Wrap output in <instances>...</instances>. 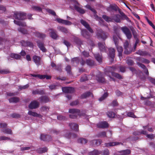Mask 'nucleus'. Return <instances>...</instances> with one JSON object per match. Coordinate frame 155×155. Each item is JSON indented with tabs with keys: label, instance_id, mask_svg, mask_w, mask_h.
I'll use <instances>...</instances> for the list:
<instances>
[{
	"label": "nucleus",
	"instance_id": "obj_10",
	"mask_svg": "<svg viewBox=\"0 0 155 155\" xmlns=\"http://www.w3.org/2000/svg\"><path fill=\"white\" fill-rule=\"evenodd\" d=\"M39 106V103L36 101H31L28 106L31 109H35L37 108Z\"/></svg>",
	"mask_w": 155,
	"mask_h": 155
},
{
	"label": "nucleus",
	"instance_id": "obj_28",
	"mask_svg": "<svg viewBox=\"0 0 155 155\" xmlns=\"http://www.w3.org/2000/svg\"><path fill=\"white\" fill-rule=\"evenodd\" d=\"M91 95H92V96H93V94L91 92L89 91L87 92L82 94L81 96V99L86 98L87 97L91 96Z\"/></svg>",
	"mask_w": 155,
	"mask_h": 155
},
{
	"label": "nucleus",
	"instance_id": "obj_21",
	"mask_svg": "<svg viewBox=\"0 0 155 155\" xmlns=\"http://www.w3.org/2000/svg\"><path fill=\"white\" fill-rule=\"evenodd\" d=\"M137 64L140 67H141L144 70V72L147 75H149V72L148 69L144 64L139 62H137Z\"/></svg>",
	"mask_w": 155,
	"mask_h": 155
},
{
	"label": "nucleus",
	"instance_id": "obj_63",
	"mask_svg": "<svg viewBox=\"0 0 155 155\" xmlns=\"http://www.w3.org/2000/svg\"><path fill=\"white\" fill-rule=\"evenodd\" d=\"M2 74H7L11 73V71L8 69H2Z\"/></svg>",
	"mask_w": 155,
	"mask_h": 155
},
{
	"label": "nucleus",
	"instance_id": "obj_61",
	"mask_svg": "<svg viewBox=\"0 0 155 155\" xmlns=\"http://www.w3.org/2000/svg\"><path fill=\"white\" fill-rule=\"evenodd\" d=\"M65 69L67 73L69 74L71 73V67L70 65H68L66 67Z\"/></svg>",
	"mask_w": 155,
	"mask_h": 155
},
{
	"label": "nucleus",
	"instance_id": "obj_13",
	"mask_svg": "<svg viewBox=\"0 0 155 155\" xmlns=\"http://www.w3.org/2000/svg\"><path fill=\"white\" fill-rule=\"evenodd\" d=\"M56 20L58 23L65 25H70L72 24V22L70 21L60 18H57L56 19Z\"/></svg>",
	"mask_w": 155,
	"mask_h": 155
},
{
	"label": "nucleus",
	"instance_id": "obj_22",
	"mask_svg": "<svg viewBox=\"0 0 155 155\" xmlns=\"http://www.w3.org/2000/svg\"><path fill=\"white\" fill-rule=\"evenodd\" d=\"M40 99V101L42 103H46L50 101L48 97L46 96H42L39 97Z\"/></svg>",
	"mask_w": 155,
	"mask_h": 155
},
{
	"label": "nucleus",
	"instance_id": "obj_14",
	"mask_svg": "<svg viewBox=\"0 0 155 155\" xmlns=\"http://www.w3.org/2000/svg\"><path fill=\"white\" fill-rule=\"evenodd\" d=\"M108 51L109 56L111 58L112 61H113L115 57V50L114 48H110L108 49Z\"/></svg>",
	"mask_w": 155,
	"mask_h": 155
},
{
	"label": "nucleus",
	"instance_id": "obj_57",
	"mask_svg": "<svg viewBox=\"0 0 155 155\" xmlns=\"http://www.w3.org/2000/svg\"><path fill=\"white\" fill-rule=\"evenodd\" d=\"M140 61L142 63L147 64H149L150 62V61L149 60L144 58H141L140 60Z\"/></svg>",
	"mask_w": 155,
	"mask_h": 155
},
{
	"label": "nucleus",
	"instance_id": "obj_39",
	"mask_svg": "<svg viewBox=\"0 0 155 155\" xmlns=\"http://www.w3.org/2000/svg\"><path fill=\"white\" fill-rule=\"evenodd\" d=\"M100 154V152L97 150H95L93 151L89 152L88 155H99Z\"/></svg>",
	"mask_w": 155,
	"mask_h": 155
},
{
	"label": "nucleus",
	"instance_id": "obj_38",
	"mask_svg": "<svg viewBox=\"0 0 155 155\" xmlns=\"http://www.w3.org/2000/svg\"><path fill=\"white\" fill-rule=\"evenodd\" d=\"M14 22L15 24L19 26H26V24L24 22L16 21L15 20H14Z\"/></svg>",
	"mask_w": 155,
	"mask_h": 155
},
{
	"label": "nucleus",
	"instance_id": "obj_31",
	"mask_svg": "<svg viewBox=\"0 0 155 155\" xmlns=\"http://www.w3.org/2000/svg\"><path fill=\"white\" fill-rule=\"evenodd\" d=\"M117 48V51L118 52V56L120 57L122 56V53L123 51V48L121 46H118V45L117 46H116Z\"/></svg>",
	"mask_w": 155,
	"mask_h": 155
},
{
	"label": "nucleus",
	"instance_id": "obj_60",
	"mask_svg": "<svg viewBox=\"0 0 155 155\" xmlns=\"http://www.w3.org/2000/svg\"><path fill=\"white\" fill-rule=\"evenodd\" d=\"M47 11L48 13L54 16L56 15V14L54 11L49 9H47Z\"/></svg>",
	"mask_w": 155,
	"mask_h": 155
},
{
	"label": "nucleus",
	"instance_id": "obj_41",
	"mask_svg": "<svg viewBox=\"0 0 155 155\" xmlns=\"http://www.w3.org/2000/svg\"><path fill=\"white\" fill-rule=\"evenodd\" d=\"M28 114L29 115L35 117H39L40 115L39 114L31 111H29L28 112Z\"/></svg>",
	"mask_w": 155,
	"mask_h": 155
},
{
	"label": "nucleus",
	"instance_id": "obj_16",
	"mask_svg": "<svg viewBox=\"0 0 155 155\" xmlns=\"http://www.w3.org/2000/svg\"><path fill=\"white\" fill-rule=\"evenodd\" d=\"M69 126L72 130L75 131H78L79 126L77 124L74 123H70Z\"/></svg>",
	"mask_w": 155,
	"mask_h": 155
},
{
	"label": "nucleus",
	"instance_id": "obj_20",
	"mask_svg": "<svg viewBox=\"0 0 155 155\" xmlns=\"http://www.w3.org/2000/svg\"><path fill=\"white\" fill-rule=\"evenodd\" d=\"M121 16L119 14H115L112 17V21L114 20L115 22L117 23H120Z\"/></svg>",
	"mask_w": 155,
	"mask_h": 155
},
{
	"label": "nucleus",
	"instance_id": "obj_11",
	"mask_svg": "<svg viewBox=\"0 0 155 155\" xmlns=\"http://www.w3.org/2000/svg\"><path fill=\"white\" fill-rule=\"evenodd\" d=\"M33 59L34 62L37 66H39L41 65V57L38 56L34 55L33 56Z\"/></svg>",
	"mask_w": 155,
	"mask_h": 155
},
{
	"label": "nucleus",
	"instance_id": "obj_54",
	"mask_svg": "<svg viewBox=\"0 0 155 155\" xmlns=\"http://www.w3.org/2000/svg\"><path fill=\"white\" fill-rule=\"evenodd\" d=\"M137 54L141 56H144L146 54V52L145 51H142L140 50H138L136 52Z\"/></svg>",
	"mask_w": 155,
	"mask_h": 155
},
{
	"label": "nucleus",
	"instance_id": "obj_55",
	"mask_svg": "<svg viewBox=\"0 0 155 155\" xmlns=\"http://www.w3.org/2000/svg\"><path fill=\"white\" fill-rule=\"evenodd\" d=\"M128 68L132 72L133 74L137 73V71L135 68L132 67H129Z\"/></svg>",
	"mask_w": 155,
	"mask_h": 155
},
{
	"label": "nucleus",
	"instance_id": "obj_47",
	"mask_svg": "<svg viewBox=\"0 0 155 155\" xmlns=\"http://www.w3.org/2000/svg\"><path fill=\"white\" fill-rule=\"evenodd\" d=\"M108 96V93H104L102 96L100 98L99 100L100 101H102L106 98Z\"/></svg>",
	"mask_w": 155,
	"mask_h": 155
},
{
	"label": "nucleus",
	"instance_id": "obj_5",
	"mask_svg": "<svg viewBox=\"0 0 155 155\" xmlns=\"http://www.w3.org/2000/svg\"><path fill=\"white\" fill-rule=\"evenodd\" d=\"M97 35L98 38H101L104 40H105L107 38L105 32L101 29L97 30Z\"/></svg>",
	"mask_w": 155,
	"mask_h": 155
},
{
	"label": "nucleus",
	"instance_id": "obj_49",
	"mask_svg": "<svg viewBox=\"0 0 155 155\" xmlns=\"http://www.w3.org/2000/svg\"><path fill=\"white\" fill-rule=\"evenodd\" d=\"M126 62L128 66H132L134 63L133 60L129 59L127 60Z\"/></svg>",
	"mask_w": 155,
	"mask_h": 155
},
{
	"label": "nucleus",
	"instance_id": "obj_34",
	"mask_svg": "<svg viewBox=\"0 0 155 155\" xmlns=\"http://www.w3.org/2000/svg\"><path fill=\"white\" fill-rule=\"evenodd\" d=\"M2 130L5 134H12V132L11 129L8 128L2 129Z\"/></svg>",
	"mask_w": 155,
	"mask_h": 155
},
{
	"label": "nucleus",
	"instance_id": "obj_17",
	"mask_svg": "<svg viewBox=\"0 0 155 155\" xmlns=\"http://www.w3.org/2000/svg\"><path fill=\"white\" fill-rule=\"evenodd\" d=\"M98 127L102 128H107L108 127V124L106 121L101 122L98 123L97 125Z\"/></svg>",
	"mask_w": 155,
	"mask_h": 155
},
{
	"label": "nucleus",
	"instance_id": "obj_1",
	"mask_svg": "<svg viewBox=\"0 0 155 155\" xmlns=\"http://www.w3.org/2000/svg\"><path fill=\"white\" fill-rule=\"evenodd\" d=\"M68 112L71 114L69 115V117L71 119H76L78 116H81L82 115L80 110L78 109H70L69 110Z\"/></svg>",
	"mask_w": 155,
	"mask_h": 155
},
{
	"label": "nucleus",
	"instance_id": "obj_46",
	"mask_svg": "<svg viewBox=\"0 0 155 155\" xmlns=\"http://www.w3.org/2000/svg\"><path fill=\"white\" fill-rule=\"evenodd\" d=\"M113 40L115 45H117L118 44V39L116 35L113 36Z\"/></svg>",
	"mask_w": 155,
	"mask_h": 155
},
{
	"label": "nucleus",
	"instance_id": "obj_50",
	"mask_svg": "<svg viewBox=\"0 0 155 155\" xmlns=\"http://www.w3.org/2000/svg\"><path fill=\"white\" fill-rule=\"evenodd\" d=\"M88 80L87 77L86 75H84L82 76L80 79V81L83 82Z\"/></svg>",
	"mask_w": 155,
	"mask_h": 155
},
{
	"label": "nucleus",
	"instance_id": "obj_8",
	"mask_svg": "<svg viewBox=\"0 0 155 155\" xmlns=\"http://www.w3.org/2000/svg\"><path fill=\"white\" fill-rule=\"evenodd\" d=\"M63 92L66 93H74V89L72 87H64L62 88Z\"/></svg>",
	"mask_w": 155,
	"mask_h": 155
},
{
	"label": "nucleus",
	"instance_id": "obj_64",
	"mask_svg": "<svg viewBox=\"0 0 155 155\" xmlns=\"http://www.w3.org/2000/svg\"><path fill=\"white\" fill-rule=\"evenodd\" d=\"M147 137L151 140L153 139L155 137V134H147Z\"/></svg>",
	"mask_w": 155,
	"mask_h": 155
},
{
	"label": "nucleus",
	"instance_id": "obj_32",
	"mask_svg": "<svg viewBox=\"0 0 155 155\" xmlns=\"http://www.w3.org/2000/svg\"><path fill=\"white\" fill-rule=\"evenodd\" d=\"M48 150L47 147L41 148L37 149L36 151L38 153H42L47 152Z\"/></svg>",
	"mask_w": 155,
	"mask_h": 155
},
{
	"label": "nucleus",
	"instance_id": "obj_24",
	"mask_svg": "<svg viewBox=\"0 0 155 155\" xmlns=\"http://www.w3.org/2000/svg\"><path fill=\"white\" fill-rule=\"evenodd\" d=\"M120 144H122V143L121 142H111L109 143H105L104 144V146L107 147H112L117 145Z\"/></svg>",
	"mask_w": 155,
	"mask_h": 155
},
{
	"label": "nucleus",
	"instance_id": "obj_48",
	"mask_svg": "<svg viewBox=\"0 0 155 155\" xmlns=\"http://www.w3.org/2000/svg\"><path fill=\"white\" fill-rule=\"evenodd\" d=\"M121 19L122 20L125 19L127 21H130V19L124 13L121 15Z\"/></svg>",
	"mask_w": 155,
	"mask_h": 155
},
{
	"label": "nucleus",
	"instance_id": "obj_23",
	"mask_svg": "<svg viewBox=\"0 0 155 155\" xmlns=\"http://www.w3.org/2000/svg\"><path fill=\"white\" fill-rule=\"evenodd\" d=\"M32 94L34 95L39 94L41 95L45 94L44 90H39V89L33 90L32 91Z\"/></svg>",
	"mask_w": 155,
	"mask_h": 155
},
{
	"label": "nucleus",
	"instance_id": "obj_30",
	"mask_svg": "<svg viewBox=\"0 0 155 155\" xmlns=\"http://www.w3.org/2000/svg\"><path fill=\"white\" fill-rule=\"evenodd\" d=\"M94 146H98L100 145L102 143V141L101 140H93L91 142Z\"/></svg>",
	"mask_w": 155,
	"mask_h": 155
},
{
	"label": "nucleus",
	"instance_id": "obj_43",
	"mask_svg": "<svg viewBox=\"0 0 155 155\" xmlns=\"http://www.w3.org/2000/svg\"><path fill=\"white\" fill-rule=\"evenodd\" d=\"M33 10L38 12H41L42 11V9L39 6H34L32 7Z\"/></svg>",
	"mask_w": 155,
	"mask_h": 155
},
{
	"label": "nucleus",
	"instance_id": "obj_3",
	"mask_svg": "<svg viewBox=\"0 0 155 155\" xmlns=\"http://www.w3.org/2000/svg\"><path fill=\"white\" fill-rule=\"evenodd\" d=\"M121 30L125 35L128 39H130L131 38L132 35L131 32L128 28L126 26L123 27L121 28Z\"/></svg>",
	"mask_w": 155,
	"mask_h": 155
},
{
	"label": "nucleus",
	"instance_id": "obj_37",
	"mask_svg": "<svg viewBox=\"0 0 155 155\" xmlns=\"http://www.w3.org/2000/svg\"><path fill=\"white\" fill-rule=\"evenodd\" d=\"M95 58L99 62L101 63L102 61L101 55L99 54H95L94 55Z\"/></svg>",
	"mask_w": 155,
	"mask_h": 155
},
{
	"label": "nucleus",
	"instance_id": "obj_62",
	"mask_svg": "<svg viewBox=\"0 0 155 155\" xmlns=\"http://www.w3.org/2000/svg\"><path fill=\"white\" fill-rule=\"evenodd\" d=\"M71 62H72V63H78L79 62V58H73L71 60Z\"/></svg>",
	"mask_w": 155,
	"mask_h": 155
},
{
	"label": "nucleus",
	"instance_id": "obj_44",
	"mask_svg": "<svg viewBox=\"0 0 155 155\" xmlns=\"http://www.w3.org/2000/svg\"><path fill=\"white\" fill-rule=\"evenodd\" d=\"M98 137H107L106 132L105 131H102L99 133L97 134Z\"/></svg>",
	"mask_w": 155,
	"mask_h": 155
},
{
	"label": "nucleus",
	"instance_id": "obj_2",
	"mask_svg": "<svg viewBox=\"0 0 155 155\" xmlns=\"http://www.w3.org/2000/svg\"><path fill=\"white\" fill-rule=\"evenodd\" d=\"M115 68L114 67H108L106 69V71H105V74L108 75H109L108 74H111L113 76L116 78L119 79H121L122 77L120 74L113 72Z\"/></svg>",
	"mask_w": 155,
	"mask_h": 155
},
{
	"label": "nucleus",
	"instance_id": "obj_6",
	"mask_svg": "<svg viewBox=\"0 0 155 155\" xmlns=\"http://www.w3.org/2000/svg\"><path fill=\"white\" fill-rule=\"evenodd\" d=\"M48 31H50V37L51 38L54 40L57 39L58 35L57 34V31L56 30L52 28H50L49 29Z\"/></svg>",
	"mask_w": 155,
	"mask_h": 155
},
{
	"label": "nucleus",
	"instance_id": "obj_51",
	"mask_svg": "<svg viewBox=\"0 0 155 155\" xmlns=\"http://www.w3.org/2000/svg\"><path fill=\"white\" fill-rule=\"evenodd\" d=\"M107 114L108 117L110 118H113L114 117L115 114L112 111H109L107 112Z\"/></svg>",
	"mask_w": 155,
	"mask_h": 155
},
{
	"label": "nucleus",
	"instance_id": "obj_18",
	"mask_svg": "<svg viewBox=\"0 0 155 155\" xmlns=\"http://www.w3.org/2000/svg\"><path fill=\"white\" fill-rule=\"evenodd\" d=\"M98 45L101 51L105 52H107V48L105 46V43L99 42L98 43Z\"/></svg>",
	"mask_w": 155,
	"mask_h": 155
},
{
	"label": "nucleus",
	"instance_id": "obj_56",
	"mask_svg": "<svg viewBox=\"0 0 155 155\" xmlns=\"http://www.w3.org/2000/svg\"><path fill=\"white\" fill-rule=\"evenodd\" d=\"M41 79H42L46 78L47 80L51 79V76L48 75H41Z\"/></svg>",
	"mask_w": 155,
	"mask_h": 155
},
{
	"label": "nucleus",
	"instance_id": "obj_58",
	"mask_svg": "<svg viewBox=\"0 0 155 155\" xmlns=\"http://www.w3.org/2000/svg\"><path fill=\"white\" fill-rule=\"evenodd\" d=\"M55 69L57 71H58L60 72H61L62 71L61 69V65L60 64L57 65L55 68Z\"/></svg>",
	"mask_w": 155,
	"mask_h": 155
},
{
	"label": "nucleus",
	"instance_id": "obj_45",
	"mask_svg": "<svg viewBox=\"0 0 155 155\" xmlns=\"http://www.w3.org/2000/svg\"><path fill=\"white\" fill-rule=\"evenodd\" d=\"M85 8H87L90 10H91L92 12L96 14L97 12L93 8H92L91 6L89 5H87L85 6Z\"/></svg>",
	"mask_w": 155,
	"mask_h": 155
},
{
	"label": "nucleus",
	"instance_id": "obj_25",
	"mask_svg": "<svg viewBox=\"0 0 155 155\" xmlns=\"http://www.w3.org/2000/svg\"><path fill=\"white\" fill-rule=\"evenodd\" d=\"M97 80L98 82L100 83H104L105 82V80L102 75L101 74H98L97 76Z\"/></svg>",
	"mask_w": 155,
	"mask_h": 155
},
{
	"label": "nucleus",
	"instance_id": "obj_53",
	"mask_svg": "<svg viewBox=\"0 0 155 155\" xmlns=\"http://www.w3.org/2000/svg\"><path fill=\"white\" fill-rule=\"evenodd\" d=\"M74 41L77 44L81 45L82 44L81 40L78 37H75L74 38Z\"/></svg>",
	"mask_w": 155,
	"mask_h": 155
},
{
	"label": "nucleus",
	"instance_id": "obj_9",
	"mask_svg": "<svg viewBox=\"0 0 155 155\" xmlns=\"http://www.w3.org/2000/svg\"><path fill=\"white\" fill-rule=\"evenodd\" d=\"M75 4H76L74 5L75 9L80 13L83 14L85 13V10L81 8L80 6V5L77 1H75Z\"/></svg>",
	"mask_w": 155,
	"mask_h": 155
},
{
	"label": "nucleus",
	"instance_id": "obj_33",
	"mask_svg": "<svg viewBox=\"0 0 155 155\" xmlns=\"http://www.w3.org/2000/svg\"><path fill=\"white\" fill-rule=\"evenodd\" d=\"M35 35L36 37L41 38H45L46 36L45 34L40 33L38 32H35Z\"/></svg>",
	"mask_w": 155,
	"mask_h": 155
},
{
	"label": "nucleus",
	"instance_id": "obj_36",
	"mask_svg": "<svg viewBox=\"0 0 155 155\" xmlns=\"http://www.w3.org/2000/svg\"><path fill=\"white\" fill-rule=\"evenodd\" d=\"M102 18L107 22L112 21V17H109L107 15H104L102 16Z\"/></svg>",
	"mask_w": 155,
	"mask_h": 155
},
{
	"label": "nucleus",
	"instance_id": "obj_27",
	"mask_svg": "<svg viewBox=\"0 0 155 155\" xmlns=\"http://www.w3.org/2000/svg\"><path fill=\"white\" fill-rule=\"evenodd\" d=\"M19 98L16 97H11L9 99V101L10 103H17L19 102Z\"/></svg>",
	"mask_w": 155,
	"mask_h": 155
},
{
	"label": "nucleus",
	"instance_id": "obj_35",
	"mask_svg": "<svg viewBox=\"0 0 155 155\" xmlns=\"http://www.w3.org/2000/svg\"><path fill=\"white\" fill-rule=\"evenodd\" d=\"M118 7L116 5H110L109 8L107 9V11H111L112 10L115 11L117 10Z\"/></svg>",
	"mask_w": 155,
	"mask_h": 155
},
{
	"label": "nucleus",
	"instance_id": "obj_42",
	"mask_svg": "<svg viewBox=\"0 0 155 155\" xmlns=\"http://www.w3.org/2000/svg\"><path fill=\"white\" fill-rule=\"evenodd\" d=\"M78 142L82 144H84L87 142V140L85 138H81L78 140Z\"/></svg>",
	"mask_w": 155,
	"mask_h": 155
},
{
	"label": "nucleus",
	"instance_id": "obj_19",
	"mask_svg": "<svg viewBox=\"0 0 155 155\" xmlns=\"http://www.w3.org/2000/svg\"><path fill=\"white\" fill-rule=\"evenodd\" d=\"M81 34L83 37L87 39H89L90 37V34L85 29L81 30Z\"/></svg>",
	"mask_w": 155,
	"mask_h": 155
},
{
	"label": "nucleus",
	"instance_id": "obj_29",
	"mask_svg": "<svg viewBox=\"0 0 155 155\" xmlns=\"http://www.w3.org/2000/svg\"><path fill=\"white\" fill-rule=\"evenodd\" d=\"M57 28L58 30L63 33L66 34L68 32V30L67 28L62 26H59L57 27Z\"/></svg>",
	"mask_w": 155,
	"mask_h": 155
},
{
	"label": "nucleus",
	"instance_id": "obj_59",
	"mask_svg": "<svg viewBox=\"0 0 155 155\" xmlns=\"http://www.w3.org/2000/svg\"><path fill=\"white\" fill-rule=\"evenodd\" d=\"M118 105V103L116 100H114L111 104H109L108 106H117Z\"/></svg>",
	"mask_w": 155,
	"mask_h": 155
},
{
	"label": "nucleus",
	"instance_id": "obj_7",
	"mask_svg": "<svg viewBox=\"0 0 155 155\" xmlns=\"http://www.w3.org/2000/svg\"><path fill=\"white\" fill-rule=\"evenodd\" d=\"M80 22L91 33H93L94 31L91 28L89 25L85 21L81 19Z\"/></svg>",
	"mask_w": 155,
	"mask_h": 155
},
{
	"label": "nucleus",
	"instance_id": "obj_40",
	"mask_svg": "<svg viewBox=\"0 0 155 155\" xmlns=\"http://www.w3.org/2000/svg\"><path fill=\"white\" fill-rule=\"evenodd\" d=\"M86 63L87 65L90 66H92L94 65V61L90 59H87L86 60Z\"/></svg>",
	"mask_w": 155,
	"mask_h": 155
},
{
	"label": "nucleus",
	"instance_id": "obj_26",
	"mask_svg": "<svg viewBox=\"0 0 155 155\" xmlns=\"http://www.w3.org/2000/svg\"><path fill=\"white\" fill-rule=\"evenodd\" d=\"M10 57L13 58L16 60H20L21 58V57L18 54L15 53H11L10 54Z\"/></svg>",
	"mask_w": 155,
	"mask_h": 155
},
{
	"label": "nucleus",
	"instance_id": "obj_4",
	"mask_svg": "<svg viewBox=\"0 0 155 155\" xmlns=\"http://www.w3.org/2000/svg\"><path fill=\"white\" fill-rule=\"evenodd\" d=\"M26 14L24 12H15L14 13L13 17L15 19L18 20H23L25 19Z\"/></svg>",
	"mask_w": 155,
	"mask_h": 155
},
{
	"label": "nucleus",
	"instance_id": "obj_52",
	"mask_svg": "<svg viewBox=\"0 0 155 155\" xmlns=\"http://www.w3.org/2000/svg\"><path fill=\"white\" fill-rule=\"evenodd\" d=\"M18 31L21 32L23 34H27L28 33V31L27 30L23 28H19L18 29Z\"/></svg>",
	"mask_w": 155,
	"mask_h": 155
},
{
	"label": "nucleus",
	"instance_id": "obj_15",
	"mask_svg": "<svg viewBox=\"0 0 155 155\" xmlns=\"http://www.w3.org/2000/svg\"><path fill=\"white\" fill-rule=\"evenodd\" d=\"M41 140L44 141H49L52 140L51 136L48 135L41 134L40 136Z\"/></svg>",
	"mask_w": 155,
	"mask_h": 155
},
{
	"label": "nucleus",
	"instance_id": "obj_12",
	"mask_svg": "<svg viewBox=\"0 0 155 155\" xmlns=\"http://www.w3.org/2000/svg\"><path fill=\"white\" fill-rule=\"evenodd\" d=\"M37 46L43 52H45L47 51V50L44 46V43L43 42L40 41H37Z\"/></svg>",
	"mask_w": 155,
	"mask_h": 155
}]
</instances>
